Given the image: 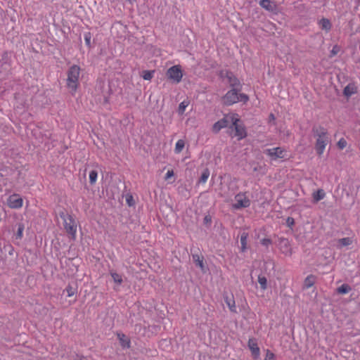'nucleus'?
I'll list each match as a JSON object with an SVG mask.
<instances>
[{
    "label": "nucleus",
    "mask_w": 360,
    "mask_h": 360,
    "mask_svg": "<svg viewBox=\"0 0 360 360\" xmlns=\"http://www.w3.org/2000/svg\"><path fill=\"white\" fill-rule=\"evenodd\" d=\"M312 132L316 138L315 149L319 155H321L326 148V145L329 143L327 130L322 127H314Z\"/></svg>",
    "instance_id": "f257e3e1"
},
{
    "label": "nucleus",
    "mask_w": 360,
    "mask_h": 360,
    "mask_svg": "<svg viewBox=\"0 0 360 360\" xmlns=\"http://www.w3.org/2000/svg\"><path fill=\"white\" fill-rule=\"evenodd\" d=\"M66 84L72 95H75L79 86L80 68L78 65H72L67 72Z\"/></svg>",
    "instance_id": "f03ea898"
},
{
    "label": "nucleus",
    "mask_w": 360,
    "mask_h": 360,
    "mask_svg": "<svg viewBox=\"0 0 360 360\" xmlns=\"http://www.w3.org/2000/svg\"><path fill=\"white\" fill-rule=\"evenodd\" d=\"M60 217L63 220V226L66 232L70 235L72 239H75L77 234V224L73 217L63 212L60 213Z\"/></svg>",
    "instance_id": "7ed1b4c3"
},
{
    "label": "nucleus",
    "mask_w": 360,
    "mask_h": 360,
    "mask_svg": "<svg viewBox=\"0 0 360 360\" xmlns=\"http://www.w3.org/2000/svg\"><path fill=\"white\" fill-rule=\"evenodd\" d=\"M234 114L226 115L222 119L215 122L212 126V131L217 134L221 129H224L231 124Z\"/></svg>",
    "instance_id": "20e7f679"
},
{
    "label": "nucleus",
    "mask_w": 360,
    "mask_h": 360,
    "mask_svg": "<svg viewBox=\"0 0 360 360\" xmlns=\"http://www.w3.org/2000/svg\"><path fill=\"white\" fill-rule=\"evenodd\" d=\"M239 119L238 115L234 114L231 125L230 128L234 129L235 136L238 137V140H240L246 136V131L245 127L243 125L238 124Z\"/></svg>",
    "instance_id": "39448f33"
},
{
    "label": "nucleus",
    "mask_w": 360,
    "mask_h": 360,
    "mask_svg": "<svg viewBox=\"0 0 360 360\" xmlns=\"http://www.w3.org/2000/svg\"><path fill=\"white\" fill-rule=\"evenodd\" d=\"M240 90V89L236 88L229 91L222 98L223 103L226 105H231L238 102L239 96L238 92Z\"/></svg>",
    "instance_id": "423d86ee"
},
{
    "label": "nucleus",
    "mask_w": 360,
    "mask_h": 360,
    "mask_svg": "<svg viewBox=\"0 0 360 360\" xmlns=\"http://www.w3.org/2000/svg\"><path fill=\"white\" fill-rule=\"evenodd\" d=\"M236 202L233 205V207L236 210L246 208L250 205V200L245 193H240L235 196Z\"/></svg>",
    "instance_id": "0eeeda50"
},
{
    "label": "nucleus",
    "mask_w": 360,
    "mask_h": 360,
    "mask_svg": "<svg viewBox=\"0 0 360 360\" xmlns=\"http://www.w3.org/2000/svg\"><path fill=\"white\" fill-rule=\"evenodd\" d=\"M23 204L22 198L18 194L11 195L7 199V205L12 209H19Z\"/></svg>",
    "instance_id": "6e6552de"
},
{
    "label": "nucleus",
    "mask_w": 360,
    "mask_h": 360,
    "mask_svg": "<svg viewBox=\"0 0 360 360\" xmlns=\"http://www.w3.org/2000/svg\"><path fill=\"white\" fill-rule=\"evenodd\" d=\"M264 153L269 156L272 160H276L278 158H283L285 151L282 148L276 147L266 149Z\"/></svg>",
    "instance_id": "1a4fd4ad"
},
{
    "label": "nucleus",
    "mask_w": 360,
    "mask_h": 360,
    "mask_svg": "<svg viewBox=\"0 0 360 360\" xmlns=\"http://www.w3.org/2000/svg\"><path fill=\"white\" fill-rule=\"evenodd\" d=\"M278 246L283 254L287 256H290L292 255V249L288 239L280 238L278 239Z\"/></svg>",
    "instance_id": "9d476101"
},
{
    "label": "nucleus",
    "mask_w": 360,
    "mask_h": 360,
    "mask_svg": "<svg viewBox=\"0 0 360 360\" xmlns=\"http://www.w3.org/2000/svg\"><path fill=\"white\" fill-rule=\"evenodd\" d=\"M167 75L171 79H173L174 82H180V66L174 65L170 68L167 72Z\"/></svg>",
    "instance_id": "9b49d317"
},
{
    "label": "nucleus",
    "mask_w": 360,
    "mask_h": 360,
    "mask_svg": "<svg viewBox=\"0 0 360 360\" xmlns=\"http://www.w3.org/2000/svg\"><path fill=\"white\" fill-rule=\"evenodd\" d=\"M259 6L264 9L273 12L276 9V4L271 0H260L259 2Z\"/></svg>",
    "instance_id": "f8f14e48"
},
{
    "label": "nucleus",
    "mask_w": 360,
    "mask_h": 360,
    "mask_svg": "<svg viewBox=\"0 0 360 360\" xmlns=\"http://www.w3.org/2000/svg\"><path fill=\"white\" fill-rule=\"evenodd\" d=\"M227 78L230 86L233 87V89H240V84L239 80L233 75L231 72L227 73Z\"/></svg>",
    "instance_id": "ddd939ff"
},
{
    "label": "nucleus",
    "mask_w": 360,
    "mask_h": 360,
    "mask_svg": "<svg viewBox=\"0 0 360 360\" xmlns=\"http://www.w3.org/2000/svg\"><path fill=\"white\" fill-rule=\"evenodd\" d=\"M117 338L123 348H129L130 347V340L124 334L117 333Z\"/></svg>",
    "instance_id": "4468645a"
},
{
    "label": "nucleus",
    "mask_w": 360,
    "mask_h": 360,
    "mask_svg": "<svg viewBox=\"0 0 360 360\" xmlns=\"http://www.w3.org/2000/svg\"><path fill=\"white\" fill-rule=\"evenodd\" d=\"M326 196V193L323 189H319L312 194L313 202L314 203L318 202L321 200L323 199Z\"/></svg>",
    "instance_id": "2eb2a0df"
},
{
    "label": "nucleus",
    "mask_w": 360,
    "mask_h": 360,
    "mask_svg": "<svg viewBox=\"0 0 360 360\" xmlns=\"http://www.w3.org/2000/svg\"><path fill=\"white\" fill-rule=\"evenodd\" d=\"M224 301L229 308L230 311L232 312H236V307L235 304V300L233 297H229L227 295H224Z\"/></svg>",
    "instance_id": "dca6fc26"
},
{
    "label": "nucleus",
    "mask_w": 360,
    "mask_h": 360,
    "mask_svg": "<svg viewBox=\"0 0 360 360\" xmlns=\"http://www.w3.org/2000/svg\"><path fill=\"white\" fill-rule=\"evenodd\" d=\"M248 347L253 355L255 356H258L259 355V348L258 347L257 344L253 340H249Z\"/></svg>",
    "instance_id": "f3484780"
},
{
    "label": "nucleus",
    "mask_w": 360,
    "mask_h": 360,
    "mask_svg": "<svg viewBox=\"0 0 360 360\" xmlns=\"http://www.w3.org/2000/svg\"><path fill=\"white\" fill-rule=\"evenodd\" d=\"M193 260L195 263V265L200 268L202 271L204 272L205 271V265H204V263H203V258L202 257H201L198 255H193Z\"/></svg>",
    "instance_id": "a211bd4d"
},
{
    "label": "nucleus",
    "mask_w": 360,
    "mask_h": 360,
    "mask_svg": "<svg viewBox=\"0 0 360 360\" xmlns=\"http://www.w3.org/2000/svg\"><path fill=\"white\" fill-rule=\"evenodd\" d=\"M319 25L321 30L329 31L331 28V23L329 20L326 18H322L319 22Z\"/></svg>",
    "instance_id": "6ab92c4d"
},
{
    "label": "nucleus",
    "mask_w": 360,
    "mask_h": 360,
    "mask_svg": "<svg viewBox=\"0 0 360 360\" xmlns=\"http://www.w3.org/2000/svg\"><path fill=\"white\" fill-rule=\"evenodd\" d=\"M110 274L112 276L115 283H116L118 285H120L122 283L123 279L122 275L113 271H110Z\"/></svg>",
    "instance_id": "aec40b11"
},
{
    "label": "nucleus",
    "mask_w": 360,
    "mask_h": 360,
    "mask_svg": "<svg viewBox=\"0 0 360 360\" xmlns=\"http://www.w3.org/2000/svg\"><path fill=\"white\" fill-rule=\"evenodd\" d=\"M210 176V171L207 168H205L202 172L200 177L198 180L199 184H205Z\"/></svg>",
    "instance_id": "412c9836"
},
{
    "label": "nucleus",
    "mask_w": 360,
    "mask_h": 360,
    "mask_svg": "<svg viewBox=\"0 0 360 360\" xmlns=\"http://www.w3.org/2000/svg\"><path fill=\"white\" fill-rule=\"evenodd\" d=\"M315 283V277L313 275L308 276L304 281V286L305 288H311Z\"/></svg>",
    "instance_id": "4be33fe9"
},
{
    "label": "nucleus",
    "mask_w": 360,
    "mask_h": 360,
    "mask_svg": "<svg viewBox=\"0 0 360 360\" xmlns=\"http://www.w3.org/2000/svg\"><path fill=\"white\" fill-rule=\"evenodd\" d=\"M248 236V234L245 232H243L241 234V236H240L241 248H240V249H241L242 252H245L247 248L246 245H247Z\"/></svg>",
    "instance_id": "5701e85b"
},
{
    "label": "nucleus",
    "mask_w": 360,
    "mask_h": 360,
    "mask_svg": "<svg viewBox=\"0 0 360 360\" xmlns=\"http://www.w3.org/2000/svg\"><path fill=\"white\" fill-rule=\"evenodd\" d=\"M352 290L351 287L347 284H342L337 288V292L339 294H347Z\"/></svg>",
    "instance_id": "b1692460"
},
{
    "label": "nucleus",
    "mask_w": 360,
    "mask_h": 360,
    "mask_svg": "<svg viewBox=\"0 0 360 360\" xmlns=\"http://www.w3.org/2000/svg\"><path fill=\"white\" fill-rule=\"evenodd\" d=\"M356 92L355 87L354 85L348 84L344 89V94L346 96H350Z\"/></svg>",
    "instance_id": "393cba45"
},
{
    "label": "nucleus",
    "mask_w": 360,
    "mask_h": 360,
    "mask_svg": "<svg viewBox=\"0 0 360 360\" xmlns=\"http://www.w3.org/2000/svg\"><path fill=\"white\" fill-rule=\"evenodd\" d=\"M338 246L339 248H342L344 246H347L352 244V240L350 238H342L338 240Z\"/></svg>",
    "instance_id": "a878e982"
},
{
    "label": "nucleus",
    "mask_w": 360,
    "mask_h": 360,
    "mask_svg": "<svg viewBox=\"0 0 360 360\" xmlns=\"http://www.w3.org/2000/svg\"><path fill=\"white\" fill-rule=\"evenodd\" d=\"M258 283L262 290H266L267 288V280L265 276L259 275L258 276Z\"/></svg>",
    "instance_id": "bb28decb"
},
{
    "label": "nucleus",
    "mask_w": 360,
    "mask_h": 360,
    "mask_svg": "<svg viewBox=\"0 0 360 360\" xmlns=\"http://www.w3.org/2000/svg\"><path fill=\"white\" fill-rule=\"evenodd\" d=\"M98 173L96 170H91L89 173V181L91 184H94L97 180Z\"/></svg>",
    "instance_id": "cd10ccee"
},
{
    "label": "nucleus",
    "mask_w": 360,
    "mask_h": 360,
    "mask_svg": "<svg viewBox=\"0 0 360 360\" xmlns=\"http://www.w3.org/2000/svg\"><path fill=\"white\" fill-rule=\"evenodd\" d=\"M154 71L145 70L143 72L142 77L145 80H150L153 77Z\"/></svg>",
    "instance_id": "c85d7f7f"
},
{
    "label": "nucleus",
    "mask_w": 360,
    "mask_h": 360,
    "mask_svg": "<svg viewBox=\"0 0 360 360\" xmlns=\"http://www.w3.org/2000/svg\"><path fill=\"white\" fill-rule=\"evenodd\" d=\"M24 231V225L22 224H18V231L16 233V238L21 239Z\"/></svg>",
    "instance_id": "c756f323"
},
{
    "label": "nucleus",
    "mask_w": 360,
    "mask_h": 360,
    "mask_svg": "<svg viewBox=\"0 0 360 360\" xmlns=\"http://www.w3.org/2000/svg\"><path fill=\"white\" fill-rule=\"evenodd\" d=\"M264 360H276V356L271 351L267 350Z\"/></svg>",
    "instance_id": "7c9ffc66"
},
{
    "label": "nucleus",
    "mask_w": 360,
    "mask_h": 360,
    "mask_svg": "<svg viewBox=\"0 0 360 360\" xmlns=\"http://www.w3.org/2000/svg\"><path fill=\"white\" fill-rule=\"evenodd\" d=\"M126 201L129 206H133L135 204L134 198L131 195H127Z\"/></svg>",
    "instance_id": "2f4dec72"
},
{
    "label": "nucleus",
    "mask_w": 360,
    "mask_h": 360,
    "mask_svg": "<svg viewBox=\"0 0 360 360\" xmlns=\"http://www.w3.org/2000/svg\"><path fill=\"white\" fill-rule=\"evenodd\" d=\"M338 146L340 149H343L347 146V141L345 139H340L338 142Z\"/></svg>",
    "instance_id": "473e14b6"
},
{
    "label": "nucleus",
    "mask_w": 360,
    "mask_h": 360,
    "mask_svg": "<svg viewBox=\"0 0 360 360\" xmlns=\"http://www.w3.org/2000/svg\"><path fill=\"white\" fill-rule=\"evenodd\" d=\"M84 37V41H85L86 46H91V39L90 32L85 33Z\"/></svg>",
    "instance_id": "72a5a7b5"
},
{
    "label": "nucleus",
    "mask_w": 360,
    "mask_h": 360,
    "mask_svg": "<svg viewBox=\"0 0 360 360\" xmlns=\"http://www.w3.org/2000/svg\"><path fill=\"white\" fill-rule=\"evenodd\" d=\"M174 176V172L172 169H169L165 176V180L171 181V179Z\"/></svg>",
    "instance_id": "f704fd0d"
},
{
    "label": "nucleus",
    "mask_w": 360,
    "mask_h": 360,
    "mask_svg": "<svg viewBox=\"0 0 360 360\" xmlns=\"http://www.w3.org/2000/svg\"><path fill=\"white\" fill-rule=\"evenodd\" d=\"M68 293V297H72L75 295V290L71 286H68L65 289Z\"/></svg>",
    "instance_id": "c9c22d12"
},
{
    "label": "nucleus",
    "mask_w": 360,
    "mask_h": 360,
    "mask_svg": "<svg viewBox=\"0 0 360 360\" xmlns=\"http://www.w3.org/2000/svg\"><path fill=\"white\" fill-rule=\"evenodd\" d=\"M238 96H239V101H243V102L245 103L248 101V96L245 94H238Z\"/></svg>",
    "instance_id": "e433bc0d"
},
{
    "label": "nucleus",
    "mask_w": 360,
    "mask_h": 360,
    "mask_svg": "<svg viewBox=\"0 0 360 360\" xmlns=\"http://www.w3.org/2000/svg\"><path fill=\"white\" fill-rule=\"evenodd\" d=\"M286 224L288 226L291 227L295 224V220L292 217H288L286 219Z\"/></svg>",
    "instance_id": "4c0bfd02"
},
{
    "label": "nucleus",
    "mask_w": 360,
    "mask_h": 360,
    "mask_svg": "<svg viewBox=\"0 0 360 360\" xmlns=\"http://www.w3.org/2000/svg\"><path fill=\"white\" fill-rule=\"evenodd\" d=\"M261 243L264 245V246H268L270 244H271V240L269 238H263L262 240H261Z\"/></svg>",
    "instance_id": "58836bf2"
},
{
    "label": "nucleus",
    "mask_w": 360,
    "mask_h": 360,
    "mask_svg": "<svg viewBox=\"0 0 360 360\" xmlns=\"http://www.w3.org/2000/svg\"><path fill=\"white\" fill-rule=\"evenodd\" d=\"M339 51V47L338 46H333L332 51H331V55L335 56L336 55Z\"/></svg>",
    "instance_id": "ea45409f"
},
{
    "label": "nucleus",
    "mask_w": 360,
    "mask_h": 360,
    "mask_svg": "<svg viewBox=\"0 0 360 360\" xmlns=\"http://www.w3.org/2000/svg\"><path fill=\"white\" fill-rule=\"evenodd\" d=\"M175 150L177 153L180 152V139L176 142Z\"/></svg>",
    "instance_id": "a19ab883"
},
{
    "label": "nucleus",
    "mask_w": 360,
    "mask_h": 360,
    "mask_svg": "<svg viewBox=\"0 0 360 360\" xmlns=\"http://www.w3.org/2000/svg\"><path fill=\"white\" fill-rule=\"evenodd\" d=\"M74 360H87L86 357L80 356V355H76Z\"/></svg>",
    "instance_id": "79ce46f5"
},
{
    "label": "nucleus",
    "mask_w": 360,
    "mask_h": 360,
    "mask_svg": "<svg viewBox=\"0 0 360 360\" xmlns=\"http://www.w3.org/2000/svg\"><path fill=\"white\" fill-rule=\"evenodd\" d=\"M188 105L187 103H186L185 101L181 102V113L184 111L186 107Z\"/></svg>",
    "instance_id": "37998d69"
},
{
    "label": "nucleus",
    "mask_w": 360,
    "mask_h": 360,
    "mask_svg": "<svg viewBox=\"0 0 360 360\" xmlns=\"http://www.w3.org/2000/svg\"><path fill=\"white\" fill-rule=\"evenodd\" d=\"M205 220L206 221H209V220H210V219H208V217H207V216H206V217H205Z\"/></svg>",
    "instance_id": "c03bdc74"
},
{
    "label": "nucleus",
    "mask_w": 360,
    "mask_h": 360,
    "mask_svg": "<svg viewBox=\"0 0 360 360\" xmlns=\"http://www.w3.org/2000/svg\"><path fill=\"white\" fill-rule=\"evenodd\" d=\"M270 117H271V119H274V115H273V114H271V115H270Z\"/></svg>",
    "instance_id": "a18cd8bd"
},
{
    "label": "nucleus",
    "mask_w": 360,
    "mask_h": 360,
    "mask_svg": "<svg viewBox=\"0 0 360 360\" xmlns=\"http://www.w3.org/2000/svg\"><path fill=\"white\" fill-rule=\"evenodd\" d=\"M184 147V144L181 142V150H183Z\"/></svg>",
    "instance_id": "49530a36"
}]
</instances>
